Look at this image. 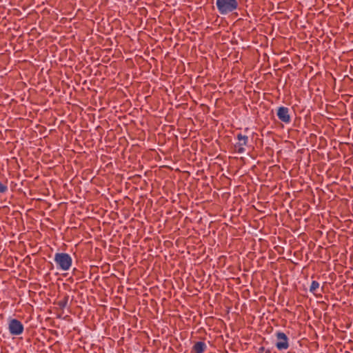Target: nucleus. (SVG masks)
<instances>
[{
    "label": "nucleus",
    "instance_id": "8",
    "mask_svg": "<svg viewBox=\"0 0 353 353\" xmlns=\"http://www.w3.org/2000/svg\"><path fill=\"white\" fill-rule=\"evenodd\" d=\"M319 288V282L316 281H313L311 283L310 291L311 292H315V291Z\"/></svg>",
    "mask_w": 353,
    "mask_h": 353
},
{
    "label": "nucleus",
    "instance_id": "1",
    "mask_svg": "<svg viewBox=\"0 0 353 353\" xmlns=\"http://www.w3.org/2000/svg\"><path fill=\"white\" fill-rule=\"evenodd\" d=\"M54 260L57 268L63 271L68 270L72 263V259L70 254L63 252L56 253Z\"/></svg>",
    "mask_w": 353,
    "mask_h": 353
},
{
    "label": "nucleus",
    "instance_id": "5",
    "mask_svg": "<svg viewBox=\"0 0 353 353\" xmlns=\"http://www.w3.org/2000/svg\"><path fill=\"white\" fill-rule=\"evenodd\" d=\"M276 115L283 123H289L291 121L289 109L286 107H279L277 110Z\"/></svg>",
    "mask_w": 353,
    "mask_h": 353
},
{
    "label": "nucleus",
    "instance_id": "13",
    "mask_svg": "<svg viewBox=\"0 0 353 353\" xmlns=\"http://www.w3.org/2000/svg\"><path fill=\"white\" fill-rule=\"evenodd\" d=\"M248 292V290H244V291H243V293H244V297L245 296V292Z\"/></svg>",
    "mask_w": 353,
    "mask_h": 353
},
{
    "label": "nucleus",
    "instance_id": "6",
    "mask_svg": "<svg viewBox=\"0 0 353 353\" xmlns=\"http://www.w3.org/2000/svg\"><path fill=\"white\" fill-rule=\"evenodd\" d=\"M207 348L206 344L203 341H197L192 348V353H203Z\"/></svg>",
    "mask_w": 353,
    "mask_h": 353
},
{
    "label": "nucleus",
    "instance_id": "4",
    "mask_svg": "<svg viewBox=\"0 0 353 353\" xmlns=\"http://www.w3.org/2000/svg\"><path fill=\"white\" fill-rule=\"evenodd\" d=\"M276 343L275 344L279 350H287L289 347L288 339L283 332H278L276 333Z\"/></svg>",
    "mask_w": 353,
    "mask_h": 353
},
{
    "label": "nucleus",
    "instance_id": "7",
    "mask_svg": "<svg viewBox=\"0 0 353 353\" xmlns=\"http://www.w3.org/2000/svg\"><path fill=\"white\" fill-rule=\"evenodd\" d=\"M68 301V296H65L58 302L57 305H59V307L61 309L63 310L67 306Z\"/></svg>",
    "mask_w": 353,
    "mask_h": 353
},
{
    "label": "nucleus",
    "instance_id": "11",
    "mask_svg": "<svg viewBox=\"0 0 353 353\" xmlns=\"http://www.w3.org/2000/svg\"><path fill=\"white\" fill-rule=\"evenodd\" d=\"M236 137H237V139H238L239 141H241V140H242V139H243V134H242L241 132L238 133V134H237V135H236Z\"/></svg>",
    "mask_w": 353,
    "mask_h": 353
},
{
    "label": "nucleus",
    "instance_id": "9",
    "mask_svg": "<svg viewBox=\"0 0 353 353\" xmlns=\"http://www.w3.org/2000/svg\"><path fill=\"white\" fill-rule=\"evenodd\" d=\"M234 150L236 152L241 153L243 152V144L241 143H238L234 145Z\"/></svg>",
    "mask_w": 353,
    "mask_h": 353
},
{
    "label": "nucleus",
    "instance_id": "10",
    "mask_svg": "<svg viewBox=\"0 0 353 353\" xmlns=\"http://www.w3.org/2000/svg\"><path fill=\"white\" fill-rule=\"evenodd\" d=\"M8 191V187L6 185L3 184L0 181V193H5Z\"/></svg>",
    "mask_w": 353,
    "mask_h": 353
},
{
    "label": "nucleus",
    "instance_id": "12",
    "mask_svg": "<svg viewBox=\"0 0 353 353\" xmlns=\"http://www.w3.org/2000/svg\"><path fill=\"white\" fill-rule=\"evenodd\" d=\"M243 139H244V144H245L248 137L244 136Z\"/></svg>",
    "mask_w": 353,
    "mask_h": 353
},
{
    "label": "nucleus",
    "instance_id": "3",
    "mask_svg": "<svg viewBox=\"0 0 353 353\" xmlns=\"http://www.w3.org/2000/svg\"><path fill=\"white\" fill-rule=\"evenodd\" d=\"M8 330L12 335L18 336L23 332L24 327L19 320L11 319L9 321Z\"/></svg>",
    "mask_w": 353,
    "mask_h": 353
},
{
    "label": "nucleus",
    "instance_id": "2",
    "mask_svg": "<svg viewBox=\"0 0 353 353\" xmlns=\"http://www.w3.org/2000/svg\"><path fill=\"white\" fill-rule=\"evenodd\" d=\"M216 5L220 14H227L238 7L236 0H216Z\"/></svg>",
    "mask_w": 353,
    "mask_h": 353
}]
</instances>
